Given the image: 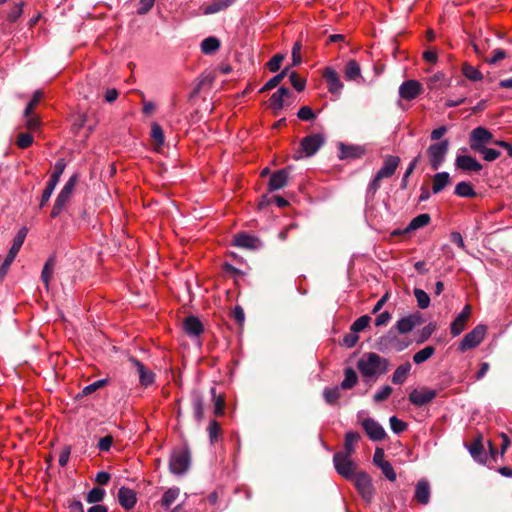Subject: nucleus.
<instances>
[{"label": "nucleus", "instance_id": "obj_1", "mask_svg": "<svg viewBox=\"0 0 512 512\" xmlns=\"http://www.w3.org/2000/svg\"><path fill=\"white\" fill-rule=\"evenodd\" d=\"M357 367L364 377L382 375L388 370V360L370 352L358 360Z\"/></svg>", "mask_w": 512, "mask_h": 512}, {"label": "nucleus", "instance_id": "obj_2", "mask_svg": "<svg viewBox=\"0 0 512 512\" xmlns=\"http://www.w3.org/2000/svg\"><path fill=\"white\" fill-rule=\"evenodd\" d=\"M190 464L191 452L186 443L173 449L169 460V469L172 474L184 475L188 471Z\"/></svg>", "mask_w": 512, "mask_h": 512}, {"label": "nucleus", "instance_id": "obj_3", "mask_svg": "<svg viewBox=\"0 0 512 512\" xmlns=\"http://www.w3.org/2000/svg\"><path fill=\"white\" fill-rule=\"evenodd\" d=\"M410 345V342L397 336L393 329L376 340V349L380 352L394 350L401 352Z\"/></svg>", "mask_w": 512, "mask_h": 512}, {"label": "nucleus", "instance_id": "obj_4", "mask_svg": "<svg viewBox=\"0 0 512 512\" xmlns=\"http://www.w3.org/2000/svg\"><path fill=\"white\" fill-rule=\"evenodd\" d=\"M326 137L322 133H314L305 136L299 146V155L295 156V159H301L303 157H311L315 155L319 149L325 144Z\"/></svg>", "mask_w": 512, "mask_h": 512}, {"label": "nucleus", "instance_id": "obj_5", "mask_svg": "<svg viewBox=\"0 0 512 512\" xmlns=\"http://www.w3.org/2000/svg\"><path fill=\"white\" fill-rule=\"evenodd\" d=\"M449 150V140L443 139L430 144L427 148V156L433 170H438L445 162Z\"/></svg>", "mask_w": 512, "mask_h": 512}, {"label": "nucleus", "instance_id": "obj_6", "mask_svg": "<svg viewBox=\"0 0 512 512\" xmlns=\"http://www.w3.org/2000/svg\"><path fill=\"white\" fill-rule=\"evenodd\" d=\"M487 331V327L483 324H479L474 327L469 333L458 344V351L461 353L466 352L469 349L477 347L484 339Z\"/></svg>", "mask_w": 512, "mask_h": 512}, {"label": "nucleus", "instance_id": "obj_7", "mask_svg": "<svg viewBox=\"0 0 512 512\" xmlns=\"http://www.w3.org/2000/svg\"><path fill=\"white\" fill-rule=\"evenodd\" d=\"M66 167V163L64 159H58L54 165V171L50 176V179L47 183L46 188L44 189L41 201L40 208H43L44 205L49 201L52 193L54 192L55 187L59 183L60 177L63 174Z\"/></svg>", "mask_w": 512, "mask_h": 512}, {"label": "nucleus", "instance_id": "obj_8", "mask_svg": "<svg viewBox=\"0 0 512 512\" xmlns=\"http://www.w3.org/2000/svg\"><path fill=\"white\" fill-rule=\"evenodd\" d=\"M333 463L335 470L338 474L346 479H354L356 470L355 463L351 460L350 456L343 452H336L333 456Z\"/></svg>", "mask_w": 512, "mask_h": 512}, {"label": "nucleus", "instance_id": "obj_9", "mask_svg": "<svg viewBox=\"0 0 512 512\" xmlns=\"http://www.w3.org/2000/svg\"><path fill=\"white\" fill-rule=\"evenodd\" d=\"M354 485L362 499L368 504L371 503L375 494L371 477L366 472H359L355 475Z\"/></svg>", "mask_w": 512, "mask_h": 512}, {"label": "nucleus", "instance_id": "obj_10", "mask_svg": "<svg viewBox=\"0 0 512 512\" xmlns=\"http://www.w3.org/2000/svg\"><path fill=\"white\" fill-rule=\"evenodd\" d=\"M493 134L485 127L478 126L474 128L469 137L470 148L477 151L492 142Z\"/></svg>", "mask_w": 512, "mask_h": 512}, {"label": "nucleus", "instance_id": "obj_11", "mask_svg": "<svg viewBox=\"0 0 512 512\" xmlns=\"http://www.w3.org/2000/svg\"><path fill=\"white\" fill-rule=\"evenodd\" d=\"M437 396V391L427 387L413 389L409 396V402L416 406L422 407L429 404Z\"/></svg>", "mask_w": 512, "mask_h": 512}, {"label": "nucleus", "instance_id": "obj_12", "mask_svg": "<svg viewBox=\"0 0 512 512\" xmlns=\"http://www.w3.org/2000/svg\"><path fill=\"white\" fill-rule=\"evenodd\" d=\"M423 322L424 318L422 314L420 312H414L408 316L400 318L395 324V329L400 334H407Z\"/></svg>", "mask_w": 512, "mask_h": 512}, {"label": "nucleus", "instance_id": "obj_13", "mask_svg": "<svg viewBox=\"0 0 512 512\" xmlns=\"http://www.w3.org/2000/svg\"><path fill=\"white\" fill-rule=\"evenodd\" d=\"M362 427L372 441H381L385 438L386 432L382 425L373 418H366L362 421Z\"/></svg>", "mask_w": 512, "mask_h": 512}, {"label": "nucleus", "instance_id": "obj_14", "mask_svg": "<svg viewBox=\"0 0 512 512\" xmlns=\"http://www.w3.org/2000/svg\"><path fill=\"white\" fill-rule=\"evenodd\" d=\"M455 166L457 169L466 172H479L483 168L482 164L474 157L460 154H457L456 156Z\"/></svg>", "mask_w": 512, "mask_h": 512}, {"label": "nucleus", "instance_id": "obj_15", "mask_svg": "<svg viewBox=\"0 0 512 512\" xmlns=\"http://www.w3.org/2000/svg\"><path fill=\"white\" fill-rule=\"evenodd\" d=\"M323 77L327 83L328 91L331 94L339 95L343 89V83L338 73L331 67L324 70Z\"/></svg>", "mask_w": 512, "mask_h": 512}, {"label": "nucleus", "instance_id": "obj_16", "mask_svg": "<svg viewBox=\"0 0 512 512\" xmlns=\"http://www.w3.org/2000/svg\"><path fill=\"white\" fill-rule=\"evenodd\" d=\"M400 158L395 155H386L384 157L383 165L382 167L377 171L378 177H381L382 179L390 178L394 175L395 171L397 170L399 164H400Z\"/></svg>", "mask_w": 512, "mask_h": 512}, {"label": "nucleus", "instance_id": "obj_17", "mask_svg": "<svg viewBox=\"0 0 512 512\" xmlns=\"http://www.w3.org/2000/svg\"><path fill=\"white\" fill-rule=\"evenodd\" d=\"M421 84L416 80L404 81L399 87V95L405 100H413L420 94Z\"/></svg>", "mask_w": 512, "mask_h": 512}, {"label": "nucleus", "instance_id": "obj_18", "mask_svg": "<svg viewBox=\"0 0 512 512\" xmlns=\"http://www.w3.org/2000/svg\"><path fill=\"white\" fill-rule=\"evenodd\" d=\"M234 245L240 248L256 250L262 246L259 238L246 234V233H238L234 236Z\"/></svg>", "mask_w": 512, "mask_h": 512}, {"label": "nucleus", "instance_id": "obj_19", "mask_svg": "<svg viewBox=\"0 0 512 512\" xmlns=\"http://www.w3.org/2000/svg\"><path fill=\"white\" fill-rule=\"evenodd\" d=\"M117 499L121 507L124 508L125 510L132 509L137 502V497L134 490L126 486H122L119 488L117 493Z\"/></svg>", "mask_w": 512, "mask_h": 512}, {"label": "nucleus", "instance_id": "obj_20", "mask_svg": "<svg viewBox=\"0 0 512 512\" xmlns=\"http://www.w3.org/2000/svg\"><path fill=\"white\" fill-rule=\"evenodd\" d=\"M469 316L470 306L466 305L450 325V332L453 337L459 336L465 330V325Z\"/></svg>", "mask_w": 512, "mask_h": 512}, {"label": "nucleus", "instance_id": "obj_21", "mask_svg": "<svg viewBox=\"0 0 512 512\" xmlns=\"http://www.w3.org/2000/svg\"><path fill=\"white\" fill-rule=\"evenodd\" d=\"M131 362L138 372L140 384L145 387L152 385L155 381V374L147 369L138 359L131 358Z\"/></svg>", "mask_w": 512, "mask_h": 512}, {"label": "nucleus", "instance_id": "obj_22", "mask_svg": "<svg viewBox=\"0 0 512 512\" xmlns=\"http://www.w3.org/2000/svg\"><path fill=\"white\" fill-rule=\"evenodd\" d=\"M431 489L428 480L421 479L415 486L414 499L421 505H427L430 501Z\"/></svg>", "mask_w": 512, "mask_h": 512}, {"label": "nucleus", "instance_id": "obj_23", "mask_svg": "<svg viewBox=\"0 0 512 512\" xmlns=\"http://www.w3.org/2000/svg\"><path fill=\"white\" fill-rule=\"evenodd\" d=\"M289 171L287 168H283L275 171L268 182L269 191H277L286 186L288 181Z\"/></svg>", "mask_w": 512, "mask_h": 512}, {"label": "nucleus", "instance_id": "obj_24", "mask_svg": "<svg viewBox=\"0 0 512 512\" xmlns=\"http://www.w3.org/2000/svg\"><path fill=\"white\" fill-rule=\"evenodd\" d=\"M183 329L191 338L199 337L204 330L202 322L195 316H188L184 319Z\"/></svg>", "mask_w": 512, "mask_h": 512}, {"label": "nucleus", "instance_id": "obj_25", "mask_svg": "<svg viewBox=\"0 0 512 512\" xmlns=\"http://www.w3.org/2000/svg\"><path fill=\"white\" fill-rule=\"evenodd\" d=\"M339 158L341 160L344 159H358L363 156L365 150L363 147L359 145H346L344 143H339Z\"/></svg>", "mask_w": 512, "mask_h": 512}, {"label": "nucleus", "instance_id": "obj_26", "mask_svg": "<svg viewBox=\"0 0 512 512\" xmlns=\"http://www.w3.org/2000/svg\"><path fill=\"white\" fill-rule=\"evenodd\" d=\"M191 400H192L194 418L198 423H200L204 418L203 396L199 391L193 390L191 393Z\"/></svg>", "mask_w": 512, "mask_h": 512}, {"label": "nucleus", "instance_id": "obj_27", "mask_svg": "<svg viewBox=\"0 0 512 512\" xmlns=\"http://www.w3.org/2000/svg\"><path fill=\"white\" fill-rule=\"evenodd\" d=\"M237 0H213L204 7V15H212L231 7Z\"/></svg>", "mask_w": 512, "mask_h": 512}, {"label": "nucleus", "instance_id": "obj_28", "mask_svg": "<svg viewBox=\"0 0 512 512\" xmlns=\"http://www.w3.org/2000/svg\"><path fill=\"white\" fill-rule=\"evenodd\" d=\"M469 453L472 458L480 463L485 464L487 461V454L485 452L484 446L482 445L480 440H475L470 446H468Z\"/></svg>", "mask_w": 512, "mask_h": 512}, {"label": "nucleus", "instance_id": "obj_29", "mask_svg": "<svg viewBox=\"0 0 512 512\" xmlns=\"http://www.w3.org/2000/svg\"><path fill=\"white\" fill-rule=\"evenodd\" d=\"M345 78L348 81H357L363 79L361 74V68L358 62L354 59H350L345 66L344 70Z\"/></svg>", "mask_w": 512, "mask_h": 512}, {"label": "nucleus", "instance_id": "obj_30", "mask_svg": "<svg viewBox=\"0 0 512 512\" xmlns=\"http://www.w3.org/2000/svg\"><path fill=\"white\" fill-rule=\"evenodd\" d=\"M427 85L430 90H444L450 85V81L442 72H437L429 78Z\"/></svg>", "mask_w": 512, "mask_h": 512}, {"label": "nucleus", "instance_id": "obj_31", "mask_svg": "<svg viewBox=\"0 0 512 512\" xmlns=\"http://www.w3.org/2000/svg\"><path fill=\"white\" fill-rule=\"evenodd\" d=\"M432 181V191L434 194H438L450 183V175L446 171L438 172L433 176Z\"/></svg>", "mask_w": 512, "mask_h": 512}, {"label": "nucleus", "instance_id": "obj_32", "mask_svg": "<svg viewBox=\"0 0 512 512\" xmlns=\"http://www.w3.org/2000/svg\"><path fill=\"white\" fill-rule=\"evenodd\" d=\"M27 233H28V229L26 227H22L21 229H19V231L17 232V234L15 235V237L13 239V243H12L11 248L9 249L8 255H10L11 257L17 256L19 250L21 249V247L25 241Z\"/></svg>", "mask_w": 512, "mask_h": 512}, {"label": "nucleus", "instance_id": "obj_33", "mask_svg": "<svg viewBox=\"0 0 512 512\" xmlns=\"http://www.w3.org/2000/svg\"><path fill=\"white\" fill-rule=\"evenodd\" d=\"M54 266H55V256L51 255L45 262V264L42 268V271H41V280L44 283L47 290L49 288L50 279L53 275Z\"/></svg>", "mask_w": 512, "mask_h": 512}, {"label": "nucleus", "instance_id": "obj_34", "mask_svg": "<svg viewBox=\"0 0 512 512\" xmlns=\"http://www.w3.org/2000/svg\"><path fill=\"white\" fill-rule=\"evenodd\" d=\"M454 193L462 198H472L476 196V191L470 182L461 181L456 187Z\"/></svg>", "mask_w": 512, "mask_h": 512}, {"label": "nucleus", "instance_id": "obj_35", "mask_svg": "<svg viewBox=\"0 0 512 512\" xmlns=\"http://www.w3.org/2000/svg\"><path fill=\"white\" fill-rule=\"evenodd\" d=\"M220 40L214 36L205 38L201 42V51L203 54L210 55L220 48Z\"/></svg>", "mask_w": 512, "mask_h": 512}, {"label": "nucleus", "instance_id": "obj_36", "mask_svg": "<svg viewBox=\"0 0 512 512\" xmlns=\"http://www.w3.org/2000/svg\"><path fill=\"white\" fill-rule=\"evenodd\" d=\"M411 370V364L406 362L396 368L392 375V382L394 384H403Z\"/></svg>", "mask_w": 512, "mask_h": 512}, {"label": "nucleus", "instance_id": "obj_37", "mask_svg": "<svg viewBox=\"0 0 512 512\" xmlns=\"http://www.w3.org/2000/svg\"><path fill=\"white\" fill-rule=\"evenodd\" d=\"M360 440V434L355 431H348L345 434V440H344V454H347L348 456H351L354 452V444L357 443Z\"/></svg>", "mask_w": 512, "mask_h": 512}, {"label": "nucleus", "instance_id": "obj_38", "mask_svg": "<svg viewBox=\"0 0 512 512\" xmlns=\"http://www.w3.org/2000/svg\"><path fill=\"white\" fill-rule=\"evenodd\" d=\"M430 219L431 218L429 214H419L410 221V223L406 227V231L410 232L422 228L430 222Z\"/></svg>", "mask_w": 512, "mask_h": 512}, {"label": "nucleus", "instance_id": "obj_39", "mask_svg": "<svg viewBox=\"0 0 512 512\" xmlns=\"http://www.w3.org/2000/svg\"><path fill=\"white\" fill-rule=\"evenodd\" d=\"M180 495V489L178 487H171L164 492L161 500V504L165 509H169L171 505Z\"/></svg>", "mask_w": 512, "mask_h": 512}, {"label": "nucleus", "instance_id": "obj_40", "mask_svg": "<svg viewBox=\"0 0 512 512\" xmlns=\"http://www.w3.org/2000/svg\"><path fill=\"white\" fill-rule=\"evenodd\" d=\"M357 381H358L357 373L354 371L353 368L348 367L344 371V379L340 383V387L342 389H351L355 386Z\"/></svg>", "mask_w": 512, "mask_h": 512}, {"label": "nucleus", "instance_id": "obj_41", "mask_svg": "<svg viewBox=\"0 0 512 512\" xmlns=\"http://www.w3.org/2000/svg\"><path fill=\"white\" fill-rule=\"evenodd\" d=\"M435 353V347L426 346L423 349L419 350L413 355V362L416 365H420L431 358Z\"/></svg>", "mask_w": 512, "mask_h": 512}, {"label": "nucleus", "instance_id": "obj_42", "mask_svg": "<svg viewBox=\"0 0 512 512\" xmlns=\"http://www.w3.org/2000/svg\"><path fill=\"white\" fill-rule=\"evenodd\" d=\"M340 389H342L340 386L324 388L323 397L325 402L329 405H334L340 398Z\"/></svg>", "mask_w": 512, "mask_h": 512}, {"label": "nucleus", "instance_id": "obj_43", "mask_svg": "<svg viewBox=\"0 0 512 512\" xmlns=\"http://www.w3.org/2000/svg\"><path fill=\"white\" fill-rule=\"evenodd\" d=\"M383 179L381 177H378L377 174L374 175L370 183L368 184V187L366 189V201H372L375 197V194L377 193L378 189L381 186V181Z\"/></svg>", "mask_w": 512, "mask_h": 512}, {"label": "nucleus", "instance_id": "obj_44", "mask_svg": "<svg viewBox=\"0 0 512 512\" xmlns=\"http://www.w3.org/2000/svg\"><path fill=\"white\" fill-rule=\"evenodd\" d=\"M106 495V492L101 487H93L86 495V501L90 504H97L101 502Z\"/></svg>", "mask_w": 512, "mask_h": 512}, {"label": "nucleus", "instance_id": "obj_45", "mask_svg": "<svg viewBox=\"0 0 512 512\" xmlns=\"http://www.w3.org/2000/svg\"><path fill=\"white\" fill-rule=\"evenodd\" d=\"M435 330H436L435 323L430 322L429 324H427L425 327L422 328V330H420L418 332L417 338H416V343L422 344V343L426 342L432 336V334L435 332Z\"/></svg>", "mask_w": 512, "mask_h": 512}, {"label": "nucleus", "instance_id": "obj_46", "mask_svg": "<svg viewBox=\"0 0 512 512\" xmlns=\"http://www.w3.org/2000/svg\"><path fill=\"white\" fill-rule=\"evenodd\" d=\"M414 296L416 298L417 305L420 309H426L429 307L430 297L423 289L415 288Z\"/></svg>", "mask_w": 512, "mask_h": 512}, {"label": "nucleus", "instance_id": "obj_47", "mask_svg": "<svg viewBox=\"0 0 512 512\" xmlns=\"http://www.w3.org/2000/svg\"><path fill=\"white\" fill-rule=\"evenodd\" d=\"M462 72L464 76L471 81H479L483 78L482 73L477 68L467 63L463 65Z\"/></svg>", "mask_w": 512, "mask_h": 512}, {"label": "nucleus", "instance_id": "obj_48", "mask_svg": "<svg viewBox=\"0 0 512 512\" xmlns=\"http://www.w3.org/2000/svg\"><path fill=\"white\" fill-rule=\"evenodd\" d=\"M207 431H208L210 443L214 444L218 440L220 433H221V428H220L219 423L216 420L210 421Z\"/></svg>", "mask_w": 512, "mask_h": 512}, {"label": "nucleus", "instance_id": "obj_49", "mask_svg": "<svg viewBox=\"0 0 512 512\" xmlns=\"http://www.w3.org/2000/svg\"><path fill=\"white\" fill-rule=\"evenodd\" d=\"M476 152L480 153L483 156V159L488 162L496 160L501 155V152L499 150H496L494 148H488L486 146L477 150Z\"/></svg>", "mask_w": 512, "mask_h": 512}, {"label": "nucleus", "instance_id": "obj_50", "mask_svg": "<svg viewBox=\"0 0 512 512\" xmlns=\"http://www.w3.org/2000/svg\"><path fill=\"white\" fill-rule=\"evenodd\" d=\"M378 467L381 469L382 473L389 481L393 482L396 480L397 475L390 462L382 461V463L379 464Z\"/></svg>", "mask_w": 512, "mask_h": 512}, {"label": "nucleus", "instance_id": "obj_51", "mask_svg": "<svg viewBox=\"0 0 512 512\" xmlns=\"http://www.w3.org/2000/svg\"><path fill=\"white\" fill-rule=\"evenodd\" d=\"M370 320H371V318L368 315H363V316L357 318L351 325V328H350L351 331L358 333V332L364 330L370 323Z\"/></svg>", "mask_w": 512, "mask_h": 512}, {"label": "nucleus", "instance_id": "obj_52", "mask_svg": "<svg viewBox=\"0 0 512 512\" xmlns=\"http://www.w3.org/2000/svg\"><path fill=\"white\" fill-rule=\"evenodd\" d=\"M390 428L395 434H400L407 429V424L397 418L396 416H391L389 419Z\"/></svg>", "mask_w": 512, "mask_h": 512}, {"label": "nucleus", "instance_id": "obj_53", "mask_svg": "<svg viewBox=\"0 0 512 512\" xmlns=\"http://www.w3.org/2000/svg\"><path fill=\"white\" fill-rule=\"evenodd\" d=\"M289 80L296 91L301 92L305 89L306 81L303 78H300L295 71L289 73Z\"/></svg>", "mask_w": 512, "mask_h": 512}, {"label": "nucleus", "instance_id": "obj_54", "mask_svg": "<svg viewBox=\"0 0 512 512\" xmlns=\"http://www.w3.org/2000/svg\"><path fill=\"white\" fill-rule=\"evenodd\" d=\"M297 117L302 121H311L316 118V114L311 107L303 106L298 110Z\"/></svg>", "mask_w": 512, "mask_h": 512}, {"label": "nucleus", "instance_id": "obj_55", "mask_svg": "<svg viewBox=\"0 0 512 512\" xmlns=\"http://www.w3.org/2000/svg\"><path fill=\"white\" fill-rule=\"evenodd\" d=\"M23 6H24V2L17 3L8 13V15H7L8 21H10L12 23L16 22L23 13Z\"/></svg>", "mask_w": 512, "mask_h": 512}, {"label": "nucleus", "instance_id": "obj_56", "mask_svg": "<svg viewBox=\"0 0 512 512\" xmlns=\"http://www.w3.org/2000/svg\"><path fill=\"white\" fill-rule=\"evenodd\" d=\"M392 392V388L389 385L381 387L374 395L373 399L375 402H382L386 400Z\"/></svg>", "mask_w": 512, "mask_h": 512}, {"label": "nucleus", "instance_id": "obj_57", "mask_svg": "<svg viewBox=\"0 0 512 512\" xmlns=\"http://www.w3.org/2000/svg\"><path fill=\"white\" fill-rule=\"evenodd\" d=\"M151 135L153 139L160 145L164 144V133L161 126L157 123H153L151 127Z\"/></svg>", "mask_w": 512, "mask_h": 512}, {"label": "nucleus", "instance_id": "obj_58", "mask_svg": "<svg viewBox=\"0 0 512 512\" xmlns=\"http://www.w3.org/2000/svg\"><path fill=\"white\" fill-rule=\"evenodd\" d=\"M284 55L275 54L267 63V67L271 72H277L280 69Z\"/></svg>", "mask_w": 512, "mask_h": 512}, {"label": "nucleus", "instance_id": "obj_59", "mask_svg": "<svg viewBox=\"0 0 512 512\" xmlns=\"http://www.w3.org/2000/svg\"><path fill=\"white\" fill-rule=\"evenodd\" d=\"M283 98L273 93L270 97V107L275 114H278L283 109Z\"/></svg>", "mask_w": 512, "mask_h": 512}, {"label": "nucleus", "instance_id": "obj_60", "mask_svg": "<svg viewBox=\"0 0 512 512\" xmlns=\"http://www.w3.org/2000/svg\"><path fill=\"white\" fill-rule=\"evenodd\" d=\"M107 383L106 379H99L97 381H94L93 383L85 386L82 390L83 395H89L93 392H95L97 389L103 387Z\"/></svg>", "mask_w": 512, "mask_h": 512}, {"label": "nucleus", "instance_id": "obj_61", "mask_svg": "<svg viewBox=\"0 0 512 512\" xmlns=\"http://www.w3.org/2000/svg\"><path fill=\"white\" fill-rule=\"evenodd\" d=\"M33 142V137L29 133H20L17 138V146L21 149L28 148Z\"/></svg>", "mask_w": 512, "mask_h": 512}, {"label": "nucleus", "instance_id": "obj_62", "mask_svg": "<svg viewBox=\"0 0 512 512\" xmlns=\"http://www.w3.org/2000/svg\"><path fill=\"white\" fill-rule=\"evenodd\" d=\"M359 340V337L356 332L351 331L350 333L346 334L342 339V344L347 348L354 347Z\"/></svg>", "mask_w": 512, "mask_h": 512}, {"label": "nucleus", "instance_id": "obj_63", "mask_svg": "<svg viewBox=\"0 0 512 512\" xmlns=\"http://www.w3.org/2000/svg\"><path fill=\"white\" fill-rule=\"evenodd\" d=\"M113 443V437L111 435L104 436L99 439L97 447L100 451H109Z\"/></svg>", "mask_w": 512, "mask_h": 512}, {"label": "nucleus", "instance_id": "obj_64", "mask_svg": "<svg viewBox=\"0 0 512 512\" xmlns=\"http://www.w3.org/2000/svg\"><path fill=\"white\" fill-rule=\"evenodd\" d=\"M24 119H25V126L27 129L34 131L39 128L40 120L35 115L24 117Z\"/></svg>", "mask_w": 512, "mask_h": 512}]
</instances>
